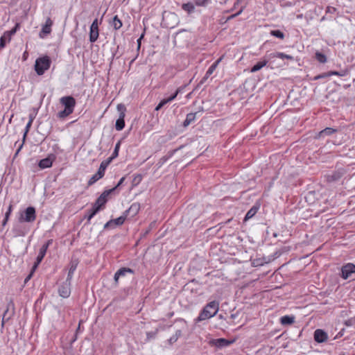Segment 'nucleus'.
Returning <instances> with one entry per match:
<instances>
[{
	"label": "nucleus",
	"instance_id": "obj_48",
	"mask_svg": "<svg viewBox=\"0 0 355 355\" xmlns=\"http://www.w3.org/2000/svg\"><path fill=\"white\" fill-rule=\"evenodd\" d=\"M9 218H7L6 216H4V219L2 222V225L4 227L6 225L8 221Z\"/></svg>",
	"mask_w": 355,
	"mask_h": 355
},
{
	"label": "nucleus",
	"instance_id": "obj_50",
	"mask_svg": "<svg viewBox=\"0 0 355 355\" xmlns=\"http://www.w3.org/2000/svg\"><path fill=\"white\" fill-rule=\"evenodd\" d=\"M241 0H237V2L234 3V7L236 6V4H238Z\"/></svg>",
	"mask_w": 355,
	"mask_h": 355
},
{
	"label": "nucleus",
	"instance_id": "obj_53",
	"mask_svg": "<svg viewBox=\"0 0 355 355\" xmlns=\"http://www.w3.org/2000/svg\"><path fill=\"white\" fill-rule=\"evenodd\" d=\"M80 322L79 323L78 327V329H77V331H80Z\"/></svg>",
	"mask_w": 355,
	"mask_h": 355
},
{
	"label": "nucleus",
	"instance_id": "obj_19",
	"mask_svg": "<svg viewBox=\"0 0 355 355\" xmlns=\"http://www.w3.org/2000/svg\"><path fill=\"white\" fill-rule=\"evenodd\" d=\"M125 114H119V119L116 121L115 128L118 131L122 130L125 127Z\"/></svg>",
	"mask_w": 355,
	"mask_h": 355
},
{
	"label": "nucleus",
	"instance_id": "obj_15",
	"mask_svg": "<svg viewBox=\"0 0 355 355\" xmlns=\"http://www.w3.org/2000/svg\"><path fill=\"white\" fill-rule=\"evenodd\" d=\"M337 132L336 129L332 128H326L324 130L320 131L317 135L315 137V139H320L321 137H324L325 136L331 135L334 133Z\"/></svg>",
	"mask_w": 355,
	"mask_h": 355
},
{
	"label": "nucleus",
	"instance_id": "obj_26",
	"mask_svg": "<svg viewBox=\"0 0 355 355\" xmlns=\"http://www.w3.org/2000/svg\"><path fill=\"white\" fill-rule=\"evenodd\" d=\"M182 9L188 13H191L194 11L195 7L191 3H184L182 6Z\"/></svg>",
	"mask_w": 355,
	"mask_h": 355
},
{
	"label": "nucleus",
	"instance_id": "obj_30",
	"mask_svg": "<svg viewBox=\"0 0 355 355\" xmlns=\"http://www.w3.org/2000/svg\"><path fill=\"white\" fill-rule=\"evenodd\" d=\"M181 334V331L180 330L177 331L175 332V334L174 335H173L168 340V342L169 343L170 345H172L174 343H175L179 336H180Z\"/></svg>",
	"mask_w": 355,
	"mask_h": 355
},
{
	"label": "nucleus",
	"instance_id": "obj_23",
	"mask_svg": "<svg viewBox=\"0 0 355 355\" xmlns=\"http://www.w3.org/2000/svg\"><path fill=\"white\" fill-rule=\"evenodd\" d=\"M112 26H113L114 29H115V30H119L122 27L123 23H122L121 20L118 17L117 15H115L113 17Z\"/></svg>",
	"mask_w": 355,
	"mask_h": 355
},
{
	"label": "nucleus",
	"instance_id": "obj_44",
	"mask_svg": "<svg viewBox=\"0 0 355 355\" xmlns=\"http://www.w3.org/2000/svg\"><path fill=\"white\" fill-rule=\"evenodd\" d=\"M46 26H49L51 28L52 25H53V21L51 19L50 17H48L45 21V24Z\"/></svg>",
	"mask_w": 355,
	"mask_h": 355
},
{
	"label": "nucleus",
	"instance_id": "obj_47",
	"mask_svg": "<svg viewBox=\"0 0 355 355\" xmlns=\"http://www.w3.org/2000/svg\"><path fill=\"white\" fill-rule=\"evenodd\" d=\"M327 75H328V77H329V76H331L332 75L339 76L340 74L337 71H329V72L327 73Z\"/></svg>",
	"mask_w": 355,
	"mask_h": 355
},
{
	"label": "nucleus",
	"instance_id": "obj_31",
	"mask_svg": "<svg viewBox=\"0 0 355 355\" xmlns=\"http://www.w3.org/2000/svg\"><path fill=\"white\" fill-rule=\"evenodd\" d=\"M270 35L281 40H283L284 38V34L279 30L271 31Z\"/></svg>",
	"mask_w": 355,
	"mask_h": 355
},
{
	"label": "nucleus",
	"instance_id": "obj_42",
	"mask_svg": "<svg viewBox=\"0 0 355 355\" xmlns=\"http://www.w3.org/2000/svg\"><path fill=\"white\" fill-rule=\"evenodd\" d=\"M6 37H8V35L3 34V36L0 38V48H3L6 45Z\"/></svg>",
	"mask_w": 355,
	"mask_h": 355
},
{
	"label": "nucleus",
	"instance_id": "obj_51",
	"mask_svg": "<svg viewBox=\"0 0 355 355\" xmlns=\"http://www.w3.org/2000/svg\"><path fill=\"white\" fill-rule=\"evenodd\" d=\"M123 179H124L123 178L121 179V180H120V182H119V184H118V185H119L121 183H122V182H123Z\"/></svg>",
	"mask_w": 355,
	"mask_h": 355
},
{
	"label": "nucleus",
	"instance_id": "obj_27",
	"mask_svg": "<svg viewBox=\"0 0 355 355\" xmlns=\"http://www.w3.org/2000/svg\"><path fill=\"white\" fill-rule=\"evenodd\" d=\"M103 177H101L100 175H98L97 173H96L94 175H93L90 179L89 180L87 184L89 186H91L94 184L95 182H96L98 180L101 179Z\"/></svg>",
	"mask_w": 355,
	"mask_h": 355
},
{
	"label": "nucleus",
	"instance_id": "obj_43",
	"mask_svg": "<svg viewBox=\"0 0 355 355\" xmlns=\"http://www.w3.org/2000/svg\"><path fill=\"white\" fill-rule=\"evenodd\" d=\"M157 334V331H150V332H147L146 333V336H147V338L148 339H150V338H154Z\"/></svg>",
	"mask_w": 355,
	"mask_h": 355
},
{
	"label": "nucleus",
	"instance_id": "obj_37",
	"mask_svg": "<svg viewBox=\"0 0 355 355\" xmlns=\"http://www.w3.org/2000/svg\"><path fill=\"white\" fill-rule=\"evenodd\" d=\"M180 92V89L178 88L173 95H171V96H169L168 98H166L168 102L169 103V102L173 101L177 97L178 94Z\"/></svg>",
	"mask_w": 355,
	"mask_h": 355
},
{
	"label": "nucleus",
	"instance_id": "obj_14",
	"mask_svg": "<svg viewBox=\"0 0 355 355\" xmlns=\"http://www.w3.org/2000/svg\"><path fill=\"white\" fill-rule=\"evenodd\" d=\"M127 273H130V274H133L134 273V271L133 270H132L131 268H120L119 270H118L116 273L114 274V281L116 283L118 282L119 281V279L121 277H124L126 275Z\"/></svg>",
	"mask_w": 355,
	"mask_h": 355
},
{
	"label": "nucleus",
	"instance_id": "obj_49",
	"mask_svg": "<svg viewBox=\"0 0 355 355\" xmlns=\"http://www.w3.org/2000/svg\"><path fill=\"white\" fill-rule=\"evenodd\" d=\"M143 37V35H141L138 40H137V44H138V48H140L141 46V40Z\"/></svg>",
	"mask_w": 355,
	"mask_h": 355
},
{
	"label": "nucleus",
	"instance_id": "obj_21",
	"mask_svg": "<svg viewBox=\"0 0 355 355\" xmlns=\"http://www.w3.org/2000/svg\"><path fill=\"white\" fill-rule=\"evenodd\" d=\"M267 64H268V60H263L261 61H259L251 68L250 71L252 73H254V72L261 69L263 67L266 66Z\"/></svg>",
	"mask_w": 355,
	"mask_h": 355
},
{
	"label": "nucleus",
	"instance_id": "obj_4",
	"mask_svg": "<svg viewBox=\"0 0 355 355\" xmlns=\"http://www.w3.org/2000/svg\"><path fill=\"white\" fill-rule=\"evenodd\" d=\"M51 64V58L48 55L39 57L35 60V71L37 75H43L47 71Z\"/></svg>",
	"mask_w": 355,
	"mask_h": 355
},
{
	"label": "nucleus",
	"instance_id": "obj_45",
	"mask_svg": "<svg viewBox=\"0 0 355 355\" xmlns=\"http://www.w3.org/2000/svg\"><path fill=\"white\" fill-rule=\"evenodd\" d=\"M326 77H328L327 73L320 74V75L315 76L314 78V80H318L320 78H326Z\"/></svg>",
	"mask_w": 355,
	"mask_h": 355
},
{
	"label": "nucleus",
	"instance_id": "obj_32",
	"mask_svg": "<svg viewBox=\"0 0 355 355\" xmlns=\"http://www.w3.org/2000/svg\"><path fill=\"white\" fill-rule=\"evenodd\" d=\"M119 148H120V142H118L116 144L115 148L114 150V152L112 153V156L108 157L107 159H111V162H112L113 159L116 158L119 155Z\"/></svg>",
	"mask_w": 355,
	"mask_h": 355
},
{
	"label": "nucleus",
	"instance_id": "obj_41",
	"mask_svg": "<svg viewBox=\"0 0 355 355\" xmlns=\"http://www.w3.org/2000/svg\"><path fill=\"white\" fill-rule=\"evenodd\" d=\"M76 266H71L69 273H68L67 279H70L72 277V275H73L74 271L76 270Z\"/></svg>",
	"mask_w": 355,
	"mask_h": 355
},
{
	"label": "nucleus",
	"instance_id": "obj_6",
	"mask_svg": "<svg viewBox=\"0 0 355 355\" xmlns=\"http://www.w3.org/2000/svg\"><path fill=\"white\" fill-rule=\"evenodd\" d=\"M101 24V21L98 22V19H95L89 29V41L91 42H95L99 36V29L98 26Z\"/></svg>",
	"mask_w": 355,
	"mask_h": 355
},
{
	"label": "nucleus",
	"instance_id": "obj_33",
	"mask_svg": "<svg viewBox=\"0 0 355 355\" xmlns=\"http://www.w3.org/2000/svg\"><path fill=\"white\" fill-rule=\"evenodd\" d=\"M209 1L210 0H196L195 4L197 6H205Z\"/></svg>",
	"mask_w": 355,
	"mask_h": 355
},
{
	"label": "nucleus",
	"instance_id": "obj_22",
	"mask_svg": "<svg viewBox=\"0 0 355 355\" xmlns=\"http://www.w3.org/2000/svg\"><path fill=\"white\" fill-rule=\"evenodd\" d=\"M196 113H189L187 114L186 119L183 122V126L187 127L192 122H193L196 120Z\"/></svg>",
	"mask_w": 355,
	"mask_h": 355
},
{
	"label": "nucleus",
	"instance_id": "obj_3",
	"mask_svg": "<svg viewBox=\"0 0 355 355\" xmlns=\"http://www.w3.org/2000/svg\"><path fill=\"white\" fill-rule=\"evenodd\" d=\"M219 309V303L212 301L208 303L196 319V322L209 319L216 315Z\"/></svg>",
	"mask_w": 355,
	"mask_h": 355
},
{
	"label": "nucleus",
	"instance_id": "obj_52",
	"mask_svg": "<svg viewBox=\"0 0 355 355\" xmlns=\"http://www.w3.org/2000/svg\"><path fill=\"white\" fill-rule=\"evenodd\" d=\"M8 311V309H7V310H6L4 314H3V318L5 317L6 314L7 313V312Z\"/></svg>",
	"mask_w": 355,
	"mask_h": 355
},
{
	"label": "nucleus",
	"instance_id": "obj_17",
	"mask_svg": "<svg viewBox=\"0 0 355 355\" xmlns=\"http://www.w3.org/2000/svg\"><path fill=\"white\" fill-rule=\"evenodd\" d=\"M110 162L111 159H107L103 161L100 164L98 171L96 172L98 175H100L101 177H103L105 175V170L110 164Z\"/></svg>",
	"mask_w": 355,
	"mask_h": 355
},
{
	"label": "nucleus",
	"instance_id": "obj_24",
	"mask_svg": "<svg viewBox=\"0 0 355 355\" xmlns=\"http://www.w3.org/2000/svg\"><path fill=\"white\" fill-rule=\"evenodd\" d=\"M272 58H278L280 59H287L290 60H293V57L292 55L286 54L282 52H277L270 55Z\"/></svg>",
	"mask_w": 355,
	"mask_h": 355
},
{
	"label": "nucleus",
	"instance_id": "obj_5",
	"mask_svg": "<svg viewBox=\"0 0 355 355\" xmlns=\"http://www.w3.org/2000/svg\"><path fill=\"white\" fill-rule=\"evenodd\" d=\"M36 219V211L33 207H27L19 217L20 222L32 223Z\"/></svg>",
	"mask_w": 355,
	"mask_h": 355
},
{
	"label": "nucleus",
	"instance_id": "obj_13",
	"mask_svg": "<svg viewBox=\"0 0 355 355\" xmlns=\"http://www.w3.org/2000/svg\"><path fill=\"white\" fill-rule=\"evenodd\" d=\"M328 339L327 334L322 329H318L314 331V340L318 343H324Z\"/></svg>",
	"mask_w": 355,
	"mask_h": 355
},
{
	"label": "nucleus",
	"instance_id": "obj_28",
	"mask_svg": "<svg viewBox=\"0 0 355 355\" xmlns=\"http://www.w3.org/2000/svg\"><path fill=\"white\" fill-rule=\"evenodd\" d=\"M315 58L320 63H325L327 62L326 55L320 52L315 53Z\"/></svg>",
	"mask_w": 355,
	"mask_h": 355
},
{
	"label": "nucleus",
	"instance_id": "obj_9",
	"mask_svg": "<svg viewBox=\"0 0 355 355\" xmlns=\"http://www.w3.org/2000/svg\"><path fill=\"white\" fill-rule=\"evenodd\" d=\"M234 343L233 340H229L225 338H217L209 340V344L211 346H214L218 348L227 347Z\"/></svg>",
	"mask_w": 355,
	"mask_h": 355
},
{
	"label": "nucleus",
	"instance_id": "obj_46",
	"mask_svg": "<svg viewBox=\"0 0 355 355\" xmlns=\"http://www.w3.org/2000/svg\"><path fill=\"white\" fill-rule=\"evenodd\" d=\"M224 55H223L222 56H220L217 60H216L214 64H216L217 67L218 66L219 63L223 60V59L224 58Z\"/></svg>",
	"mask_w": 355,
	"mask_h": 355
},
{
	"label": "nucleus",
	"instance_id": "obj_7",
	"mask_svg": "<svg viewBox=\"0 0 355 355\" xmlns=\"http://www.w3.org/2000/svg\"><path fill=\"white\" fill-rule=\"evenodd\" d=\"M56 157L54 154H49L46 158L41 159L38 163L40 169H45L52 166Z\"/></svg>",
	"mask_w": 355,
	"mask_h": 355
},
{
	"label": "nucleus",
	"instance_id": "obj_16",
	"mask_svg": "<svg viewBox=\"0 0 355 355\" xmlns=\"http://www.w3.org/2000/svg\"><path fill=\"white\" fill-rule=\"evenodd\" d=\"M125 220V217L120 216L116 219L109 220L107 223H106L104 227L108 228L109 227L113 226V225H114V226L121 225L122 224H123Z\"/></svg>",
	"mask_w": 355,
	"mask_h": 355
},
{
	"label": "nucleus",
	"instance_id": "obj_18",
	"mask_svg": "<svg viewBox=\"0 0 355 355\" xmlns=\"http://www.w3.org/2000/svg\"><path fill=\"white\" fill-rule=\"evenodd\" d=\"M33 119L32 118L30 119L29 121L28 122V123L26 124V128H25V132H24V137H23V141H22V144L19 146L16 153H15V155H17L19 152L21 150V149L23 147V145L25 142V139H26V135L32 125V123H33Z\"/></svg>",
	"mask_w": 355,
	"mask_h": 355
},
{
	"label": "nucleus",
	"instance_id": "obj_1",
	"mask_svg": "<svg viewBox=\"0 0 355 355\" xmlns=\"http://www.w3.org/2000/svg\"><path fill=\"white\" fill-rule=\"evenodd\" d=\"M112 191V189L107 190L103 192V193L97 198L96 202L94 203L92 208L88 211L85 218L87 220V223H90L92 218L101 210L103 209L107 202L108 196Z\"/></svg>",
	"mask_w": 355,
	"mask_h": 355
},
{
	"label": "nucleus",
	"instance_id": "obj_29",
	"mask_svg": "<svg viewBox=\"0 0 355 355\" xmlns=\"http://www.w3.org/2000/svg\"><path fill=\"white\" fill-rule=\"evenodd\" d=\"M216 68L217 66L213 63L206 71L204 78L207 79L214 73Z\"/></svg>",
	"mask_w": 355,
	"mask_h": 355
},
{
	"label": "nucleus",
	"instance_id": "obj_35",
	"mask_svg": "<svg viewBox=\"0 0 355 355\" xmlns=\"http://www.w3.org/2000/svg\"><path fill=\"white\" fill-rule=\"evenodd\" d=\"M168 101L166 98L162 99L159 104L156 106L155 110H159L164 105H165L166 103H168Z\"/></svg>",
	"mask_w": 355,
	"mask_h": 355
},
{
	"label": "nucleus",
	"instance_id": "obj_2",
	"mask_svg": "<svg viewBox=\"0 0 355 355\" xmlns=\"http://www.w3.org/2000/svg\"><path fill=\"white\" fill-rule=\"evenodd\" d=\"M60 102L64 109L58 113V117L64 119L73 112L76 104V99L71 96H67L62 97Z\"/></svg>",
	"mask_w": 355,
	"mask_h": 355
},
{
	"label": "nucleus",
	"instance_id": "obj_10",
	"mask_svg": "<svg viewBox=\"0 0 355 355\" xmlns=\"http://www.w3.org/2000/svg\"><path fill=\"white\" fill-rule=\"evenodd\" d=\"M52 242H53V240L52 239H49V240H48L46 241V243H44L41 247V248L40 249V251H39V254H38L37 257V261H36V263H35V266H37V265L40 263V262L42 261V259H44V256H45V254L46 253L48 248L52 243Z\"/></svg>",
	"mask_w": 355,
	"mask_h": 355
},
{
	"label": "nucleus",
	"instance_id": "obj_34",
	"mask_svg": "<svg viewBox=\"0 0 355 355\" xmlns=\"http://www.w3.org/2000/svg\"><path fill=\"white\" fill-rule=\"evenodd\" d=\"M19 25L17 24L10 31L5 32V35H8V37H10L12 35L15 34L18 29Z\"/></svg>",
	"mask_w": 355,
	"mask_h": 355
},
{
	"label": "nucleus",
	"instance_id": "obj_36",
	"mask_svg": "<svg viewBox=\"0 0 355 355\" xmlns=\"http://www.w3.org/2000/svg\"><path fill=\"white\" fill-rule=\"evenodd\" d=\"M117 110L120 112L119 114H125L126 108L123 104H119L117 105Z\"/></svg>",
	"mask_w": 355,
	"mask_h": 355
},
{
	"label": "nucleus",
	"instance_id": "obj_12",
	"mask_svg": "<svg viewBox=\"0 0 355 355\" xmlns=\"http://www.w3.org/2000/svg\"><path fill=\"white\" fill-rule=\"evenodd\" d=\"M343 176V173L339 171H334L331 172L330 173H328L325 175V180L331 183L334 182H336L339 180Z\"/></svg>",
	"mask_w": 355,
	"mask_h": 355
},
{
	"label": "nucleus",
	"instance_id": "obj_20",
	"mask_svg": "<svg viewBox=\"0 0 355 355\" xmlns=\"http://www.w3.org/2000/svg\"><path fill=\"white\" fill-rule=\"evenodd\" d=\"M280 322L282 325L292 324L295 322V317L293 315H284L280 318Z\"/></svg>",
	"mask_w": 355,
	"mask_h": 355
},
{
	"label": "nucleus",
	"instance_id": "obj_39",
	"mask_svg": "<svg viewBox=\"0 0 355 355\" xmlns=\"http://www.w3.org/2000/svg\"><path fill=\"white\" fill-rule=\"evenodd\" d=\"M12 209H13V206L10 203L8 207V209H7V211L6 212L5 214V216L7 218H9L10 215H11V213L12 211Z\"/></svg>",
	"mask_w": 355,
	"mask_h": 355
},
{
	"label": "nucleus",
	"instance_id": "obj_11",
	"mask_svg": "<svg viewBox=\"0 0 355 355\" xmlns=\"http://www.w3.org/2000/svg\"><path fill=\"white\" fill-rule=\"evenodd\" d=\"M58 293L64 298L69 297L71 294L70 282H66L61 284L59 287Z\"/></svg>",
	"mask_w": 355,
	"mask_h": 355
},
{
	"label": "nucleus",
	"instance_id": "obj_40",
	"mask_svg": "<svg viewBox=\"0 0 355 355\" xmlns=\"http://www.w3.org/2000/svg\"><path fill=\"white\" fill-rule=\"evenodd\" d=\"M243 10V8H241L239 12H237L236 13L233 14V15H232L229 16V17L227 18V21L231 20V19H234V18L236 17L237 16L240 15L242 13Z\"/></svg>",
	"mask_w": 355,
	"mask_h": 355
},
{
	"label": "nucleus",
	"instance_id": "obj_25",
	"mask_svg": "<svg viewBox=\"0 0 355 355\" xmlns=\"http://www.w3.org/2000/svg\"><path fill=\"white\" fill-rule=\"evenodd\" d=\"M259 207L253 206L246 214L245 220H248L252 218L258 211Z\"/></svg>",
	"mask_w": 355,
	"mask_h": 355
},
{
	"label": "nucleus",
	"instance_id": "obj_8",
	"mask_svg": "<svg viewBox=\"0 0 355 355\" xmlns=\"http://www.w3.org/2000/svg\"><path fill=\"white\" fill-rule=\"evenodd\" d=\"M355 273V264L348 263L344 265L341 268V277L344 279H347L352 274Z\"/></svg>",
	"mask_w": 355,
	"mask_h": 355
},
{
	"label": "nucleus",
	"instance_id": "obj_38",
	"mask_svg": "<svg viewBox=\"0 0 355 355\" xmlns=\"http://www.w3.org/2000/svg\"><path fill=\"white\" fill-rule=\"evenodd\" d=\"M51 32V27L47 26L46 25H44L42 26L41 33H44V34H49Z\"/></svg>",
	"mask_w": 355,
	"mask_h": 355
}]
</instances>
